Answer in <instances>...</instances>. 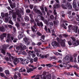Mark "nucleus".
I'll return each instance as SVG.
<instances>
[{
	"mask_svg": "<svg viewBox=\"0 0 79 79\" xmlns=\"http://www.w3.org/2000/svg\"><path fill=\"white\" fill-rule=\"evenodd\" d=\"M70 58L68 56H66L64 58V60L65 61H69V60Z\"/></svg>",
	"mask_w": 79,
	"mask_h": 79,
	"instance_id": "obj_25",
	"label": "nucleus"
},
{
	"mask_svg": "<svg viewBox=\"0 0 79 79\" xmlns=\"http://www.w3.org/2000/svg\"><path fill=\"white\" fill-rule=\"evenodd\" d=\"M78 29V27L77 26L73 27V28L72 30H73L74 32L75 33H77V29Z\"/></svg>",
	"mask_w": 79,
	"mask_h": 79,
	"instance_id": "obj_16",
	"label": "nucleus"
},
{
	"mask_svg": "<svg viewBox=\"0 0 79 79\" xmlns=\"http://www.w3.org/2000/svg\"><path fill=\"white\" fill-rule=\"evenodd\" d=\"M34 11H35V13H38L39 15L37 16V18L39 20H40L41 19V16H42V14L40 10L34 8L33 9Z\"/></svg>",
	"mask_w": 79,
	"mask_h": 79,
	"instance_id": "obj_5",
	"label": "nucleus"
},
{
	"mask_svg": "<svg viewBox=\"0 0 79 79\" xmlns=\"http://www.w3.org/2000/svg\"><path fill=\"white\" fill-rule=\"evenodd\" d=\"M50 18L51 19H53V18H54V16H53V15H51L50 16Z\"/></svg>",
	"mask_w": 79,
	"mask_h": 79,
	"instance_id": "obj_51",
	"label": "nucleus"
},
{
	"mask_svg": "<svg viewBox=\"0 0 79 79\" xmlns=\"http://www.w3.org/2000/svg\"><path fill=\"white\" fill-rule=\"evenodd\" d=\"M27 52L29 55H31V53H34V51H28Z\"/></svg>",
	"mask_w": 79,
	"mask_h": 79,
	"instance_id": "obj_32",
	"label": "nucleus"
},
{
	"mask_svg": "<svg viewBox=\"0 0 79 79\" xmlns=\"http://www.w3.org/2000/svg\"><path fill=\"white\" fill-rule=\"evenodd\" d=\"M15 74H16V75H18L19 76V79H21V74H20V73H19L18 72H17L15 73Z\"/></svg>",
	"mask_w": 79,
	"mask_h": 79,
	"instance_id": "obj_22",
	"label": "nucleus"
},
{
	"mask_svg": "<svg viewBox=\"0 0 79 79\" xmlns=\"http://www.w3.org/2000/svg\"><path fill=\"white\" fill-rule=\"evenodd\" d=\"M69 30H71V29H73V27L71 25H69L68 26Z\"/></svg>",
	"mask_w": 79,
	"mask_h": 79,
	"instance_id": "obj_40",
	"label": "nucleus"
},
{
	"mask_svg": "<svg viewBox=\"0 0 79 79\" xmlns=\"http://www.w3.org/2000/svg\"><path fill=\"white\" fill-rule=\"evenodd\" d=\"M49 26H50V27H52V26H53V22H50L49 23Z\"/></svg>",
	"mask_w": 79,
	"mask_h": 79,
	"instance_id": "obj_37",
	"label": "nucleus"
},
{
	"mask_svg": "<svg viewBox=\"0 0 79 79\" xmlns=\"http://www.w3.org/2000/svg\"><path fill=\"white\" fill-rule=\"evenodd\" d=\"M2 17L0 16V24H1V23H2Z\"/></svg>",
	"mask_w": 79,
	"mask_h": 79,
	"instance_id": "obj_53",
	"label": "nucleus"
},
{
	"mask_svg": "<svg viewBox=\"0 0 79 79\" xmlns=\"http://www.w3.org/2000/svg\"><path fill=\"white\" fill-rule=\"evenodd\" d=\"M31 21L32 23H33L34 24V26H33V27H31L32 31L33 32H35V29H37L36 28H37V25H36V23H35V21H34V19L33 18H31ZM33 27L34 28V29Z\"/></svg>",
	"mask_w": 79,
	"mask_h": 79,
	"instance_id": "obj_3",
	"label": "nucleus"
},
{
	"mask_svg": "<svg viewBox=\"0 0 79 79\" xmlns=\"http://www.w3.org/2000/svg\"><path fill=\"white\" fill-rule=\"evenodd\" d=\"M8 1L9 3V4H10V5L11 4H12V2H11V0H8Z\"/></svg>",
	"mask_w": 79,
	"mask_h": 79,
	"instance_id": "obj_61",
	"label": "nucleus"
},
{
	"mask_svg": "<svg viewBox=\"0 0 79 79\" xmlns=\"http://www.w3.org/2000/svg\"><path fill=\"white\" fill-rule=\"evenodd\" d=\"M68 8L69 10H71L72 9V5L70 4L68 6Z\"/></svg>",
	"mask_w": 79,
	"mask_h": 79,
	"instance_id": "obj_28",
	"label": "nucleus"
},
{
	"mask_svg": "<svg viewBox=\"0 0 79 79\" xmlns=\"http://www.w3.org/2000/svg\"><path fill=\"white\" fill-rule=\"evenodd\" d=\"M8 27H9V28H10V29H12V28H13V26L11 25H8Z\"/></svg>",
	"mask_w": 79,
	"mask_h": 79,
	"instance_id": "obj_54",
	"label": "nucleus"
},
{
	"mask_svg": "<svg viewBox=\"0 0 79 79\" xmlns=\"http://www.w3.org/2000/svg\"><path fill=\"white\" fill-rule=\"evenodd\" d=\"M0 76H1V77H3L5 76V75L3 74V73H0Z\"/></svg>",
	"mask_w": 79,
	"mask_h": 79,
	"instance_id": "obj_45",
	"label": "nucleus"
},
{
	"mask_svg": "<svg viewBox=\"0 0 79 79\" xmlns=\"http://www.w3.org/2000/svg\"><path fill=\"white\" fill-rule=\"evenodd\" d=\"M15 62H17L18 63V58H16L15 59Z\"/></svg>",
	"mask_w": 79,
	"mask_h": 79,
	"instance_id": "obj_56",
	"label": "nucleus"
},
{
	"mask_svg": "<svg viewBox=\"0 0 79 79\" xmlns=\"http://www.w3.org/2000/svg\"><path fill=\"white\" fill-rule=\"evenodd\" d=\"M18 37L19 38V40H20L21 39H22V38L23 37V35L22 34H20L18 35Z\"/></svg>",
	"mask_w": 79,
	"mask_h": 79,
	"instance_id": "obj_27",
	"label": "nucleus"
},
{
	"mask_svg": "<svg viewBox=\"0 0 79 79\" xmlns=\"http://www.w3.org/2000/svg\"><path fill=\"white\" fill-rule=\"evenodd\" d=\"M10 6L11 8H12V9H13V8H14V7H16V4H15V3H14L12 4H12H11L10 5Z\"/></svg>",
	"mask_w": 79,
	"mask_h": 79,
	"instance_id": "obj_23",
	"label": "nucleus"
},
{
	"mask_svg": "<svg viewBox=\"0 0 79 79\" xmlns=\"http://www.w3.org/2000/svg\"><path fill=\"white\" fill-rule=\"evenodd\" d=\"M61 26H62V27H64V29H66V26H65V25H64V24H62L61 25Z\"/></svg>",
	"mask_w": 79,
	"mask_h": 79,
	"instance_id": "obj_38",
	"label": "nucleus"
},
{
	"mask_svg": "<svg viewBox=\"0 0 79 79\" xmlns=\"http://www.w3.org/2000/svg\"><path fill=\"white\" fill-rule=\"evenodd\" d=\"M46 66L48 67H49V68H50V67H51V65L50 64H46Z\"/></svg>",
	"mask_w": 79,
	"mask_h": 79,
	"instance_id": "obj_50",
	"label": "nucleus"
},
{
	"mask_svg": "<svg viewBox=\"0 0 79 79\" xmlns=\"http://www.w3.org/2000/svg\"><path fill=\"white\" fill-rule=\"evenodd\" d=\"M26 46L22 44H20L19 46L16 48L17 50H24V49H26Z\"/></svg>",
	"mask_w": 79,
	"mask_h": 79,
	"instance_id": "obj_7",
	"label": "nucleus"
},
{
	"mask_svg": "<svg viewBox=\"0 0 79 79\" xmlns=\"http://www.w3.org/2000/svg\"><path fill=\"white\" fill-rule=\"evenodd\" d=\"M39 56L41 58H42V59H44V58H48V57L49 56V54H48L45 55H42L41 54H40L39 55Z\"/></svg>",
	"mask_w": 79,
	"mask_h": 79,
	"instance_id": "obj_11",
	"label": "nucleus"
},
{
	"mask_svg": "<svg viewBox=\"0 0 79 79\" xmlns=\"http://www.w3.org/2000/svg\"><path fill=\"white\" fill-rule=\"evenodd\" d=\"M30 10H29V9H27L26 10V12H27V13H30Z\"/></svg>",
	"mask_w": 79,
	"mask_h": 79,
	"instance_id": "obj_64",
	"label": "nucleus"
},
{
	"mask_svg": "<svg viewBox=\"0 0 79 79\" xmlns=\"http://www.w3.org/2000/svg\"><path fill=\"white\" fill-rule=\"evenodd\" d=\"M37 24L38 26H41V27H42L44 26V25H43V24L42 23V22H40V23H39V22H37Z\"/></svg>",
	"mask_w": 79,
	"mask_h": 79,
	"instance_id": "obj_19",
	"label": "nucleus"
},
{
	"mask_svg": "<svg viewBox=\"0 0 79 79\" xmlns=\"http://www.w3.org/2000/svg\"><path fill=\"white\" fill-rule=\"evenodd\" d=\"M71 38L72 39V40H73V42H75V40H76V39H75V38L73 37V36L71 37Z\"/></svg>",
	"mask_w": 79,
	"mask_h": 79,
	"instance_id": "obj_42",
	"label": "nucleus"
},
{
	"mask_svg": "<svg viewBox=\"0 0 79 79\" xmlns=\"http://www.w3.org/2000/svg\"><path fill=\"white\" fill-rule=\"evenodd\" d=\"M16 15H18V17H17V20L18 21H20L21 19H22L21 17V15L20 14V12H19V10H18L15 12V13H14L12 15L13 20L14 21H16Z\"/></svg>",
	"mask_w": 79,
	"mask_h": 79,
	"instance_id": "obj_1",
	"label": "nucleus"
},
{
	"mask_svg": "<svg viewBox=\"0 0 79 79\" xmlns=\"http://www.w3.org/2000/svg\"><path fill=\"white\" fill-rule=\"evenodd\" d=\"M6 37V33H3L0 36V38L1 40H3L4 37Z\"/></svg>",
	"mask_w": 79,
	"mask_h": 79,
	"instance_id": "obj_14",
	"label": "nucleus"
},
{
	"mask_svg": "<svg viewBox=\"0 0 79 79\" xmlns=\"http://www.w3.org/2000/svg\"><path fill=\"white\" fill-rule=\"evenodd\" d=\"M6 55L7 56H9V60L10 61H13V60H14V57L13 56H11V54H10L9 53L7 52Z\"/></svg>",
	"mask_w": 79,
	"mask_h": 79,
	"instance_id": "obj_8",
	"label": "nucleus"
},
{
	"mask_svg": "<svg viewBox=\"0 0 79 79\" xmlns=\"http://www.w3.org/2000/svg\"><path fill=\"white\" fill-rule=\"evenodd\" d=\"M73 7L74 8H76L77 7V4L75 2H73Z\"/></svg>",
	"mask_w": 79,
	"mask_h": 79,
	"instance_id": "obj_24",
	"label": "nucleus"
},
{
	"mask_svg": "<svg viewBox=\"0 0 79 79\" xmlns=\"http://www.w3.org/2000/svg\"><path fill=\"white\" fill-rule=\"evenodd\" d=\"M74 74L75 75V76H76V77H79V75H78V74H77V73H76V72H74Z\"/></svg>",
	"mask_w": 79,
	"mask_h": 79,
	"instance_id": "obj_48",
	"label": "nucleus"
},
{
	"mask_svg": "<svg viewBox=\"0 0 79 79\" xmlns=\"http://www.w3.org/2000/svg\"><path fill=\"white\" fill-rule=\"evenodd\" d=\"M63 67H66L67 66V65H66V64L65 63H64L63 64Z\"/></svg>",
	"mask_w": 79,
	"mask_h": 79,
	"instance_id": "obj_57",
	"label": "nucleus"
},
{
	"mask_svg": "<svg viewBox=\"0 0 79 79\" xmlns=\"http://www.w3.org/2000/svg\"><path fill=\"white\" fill-rule=\"evenodd\" d=\"M53 53L54 54V55H58V54H59V53L58 52H53Z\"/></svg>",
	"mask_w": 79,
	"mask_h": 79,
	"instance_id": "obj_52",
	"label": "nucleus"
},
{
	"mask_svg": "<svg viewBox=\"0 0 79 79\" xmlns=\"http://www.w3.org/2000/svg\"><path fill=\"white\" fill-rule=\"evenodd\" d=\"M23 62H24V64H26L29 62V61L28 60H24Z\"/></svg>",
	"mask_w": 79,
	"mask_h": 79,
	"instance_id": "obj_26",
	"label": "nucleus"
},
{
	"mask_svg": "<svg viewBox=\"0 0 79 79\" xmlns=\"http://www.w3.org/2000/svg\"><path fill=\"white\" fill-rule=\"evenodd\" d=\"M40 77H41L42 79H51V75L49 74L48 75L45 76L44 75H38L36 76V77L35 78V79H39Z\"/></svg>",
	"mask_w": 79,
	"mask_h": 79,
	"instance_id": "obj_2",
	"label": "nucleus"
},
{
	"mask_svg": "<svg viewBox=\"0 0 79 79\" xmlns=\"http://www.w3.org/2000/svg\"><path fill=\"white\" fill-rule=\"evenodd\" d=\"M5 60H6V61H9V58L8 57H6L5 58Z\"/></svg>",
	"mask_w": 79,
	"mask_h": 79,
	"instance_id": "obj_63",
	"label": "nucleus"
},
{
	"mask_svg": "<svg viewBox=\"0 0 79 79\" xmlns=\"http://www.w3.org/2000/svg\"><path fill=\"white\" fill-rule=\"evenodd\" d=\"M0 31L1 32H5V29L3 27H0Z\"/></svg>",
	"mask_w": 79,
	"mask_h": 79,
	"instance_id": "obj_20",
	"label": "nucleus"
},
{
	"mask_svg": "<svg viewBox=\"0 0 79 79\" xmlns=\"http://www.w3.org/2000/svg\"><path fill=\"white\" fill-rule=\"evenodd\" d=\"M9 23L11 24H12V25H13V23L12 21L11 20H10L9 21Z\"/></svg>",
	"mask_w": 79,
	"mask_h": 79,
	"instance_id": "obj_44",
	"label": "nucleus"
},
{
	"mask_svg": "<svg viewBox=\"0 0 79 79\" xmlns=\"http://www.w3.org/2000/svg\"><path fill=\"white\" fill-rule=\"evenodd\" d=\"M22 54L23 55H26L27 53L25 51H23L22 52Z\"/></svg>",
	"mask_w": 79,
	"mask_h": 79,
	"instance_id": "obj_55",
	"label": "nucleus"
},
{
	"mask_svg": "<svg viewBox=\"0 0 79 79\" xmlns=\"http://www.w3.org/2000/svg\"><path fill=\"white\" fill-rule=\"evenodd\" d=\"M5 73L6 74H10V72H9V71L8 70H6L5 71Z\"/></svg>",
	"mask_w": 79,
	"mask_h": 79,
	"instance_id": "obj_36",
	"label": "nucleus"
},
{
	"mask_svg": "<svg viewBox=\"0 0 79 79\" xmlns=\"http://www.w3.org/2000/svg\"><path fill=\"white\" fill-rule=\"evenodd\" d=\"M77 18L76 19V20L78 21H79V15H77Z\"/></svg>",
	"mask_w": 79,
	"mask_h": 79,
	"instance_id": "obj_39",
	"label": "nucleus"
},
{
	"mask_svg": "<svg viewBox=\"0 0 79 79\" xmlns=\"http://www.w3.org/2000/svg\"><path fill=\"white\" fill-rule=\"evenodd\" d=\"M54 24H55L56 25H58V24H59V21L58 20H56L54 22Z\"/></svg>",
	"mask_w": 79,
	"mask_h": 79,
	"instance_id": "obj_30",
	"label": "nucleus"
},
{
	"mask_svg": "<svg viewBox=\"0 0 79 79\" xmlns=\"http://www.w3.org/2000/svg\"><path fill=\"white\" fill-rule=\"evenodd\" d=\"M37 45L39 46V45H42V43H41L40 42H39L37 43Z\"/></svg>",
	"mask_w": 79,
	"mask_h": 79,
	"instance_id": "obj_62",
	"label": "nucleus"
},
{
	"mask_svg": "<svg viewBox=\"0 0 79 79\" xmlns=\"http://www.w3.org/2000/svg\"><path fill=\"white\" fill-rule=\"evenodd\" d=\"M29 7L30 9H32V8H33V7H34V6H33V5L31 4L29 6Z\"/></svg>",
	"mask_w": 79,
	"mask_h": 79,
	"instance_id": "obj_47",
	"label": "nucleus"
},
{
	"mask_svg": "<svg viewBox=\"0 0 79 79\" xmlns=\"http://www.w3.org/2000/svg\"><path fill=\"white\" fill-rule=\"evenodd\" d=\"M24 19L25 21H29V18L27 16H25L24 17Z\"/></svg>",
	"mask_w": 79,
	"mask_h": 79,
	"instance_id": "obj_31",
	"label": "nucleus"
},
{
	"mask_svg": "<svg viewBox=\"0 0 79 79\" xmlns=\"http://www.w3.org/2000/svg\"><path fill=\"white\" fill-rule=\"evenodd\" d=\"M4 47H3L2 49H1V52L2 53L4 54V55H5L6 54V52L4 50V49H5L6 48H7V46H6V45H4Z\"/></svg>",
	"mask_w": 79,
	"mask_h": 79,
	"instance_id": "obj_12",
	"label": "nucleus"
},
{
	"mask_svg": "<svg viewBox=\"0 0 79 79\" xmlns=\"http://www.w3.org/2000/svg\"><path fill=\"white\" fill-rule=\"evenodd\" d=\"M68 44L69 45H72V43H71V41H69L68 42Z\"/></svg>",
	"mask_w": 79,
	"mask_h": 79,
	"instance_id": "obj_59",
	"label": "nucleus"
},
{
	"mask_svg": "<svg viewBox=\"0 0 79 79\" xmlns=\"http://www.w3.org/2000/svg\"><path fill=\"white\" fill-rule=\"evenodd\" d=\"M5 20H4V22H5V23H7L8 22V18H5Z\"/></svg>",
	"mask_w": 79,
	"mask_h": 79,
	"instance_id": "obj_34",
	"label": "nucleus"
},
{
	"mask_svg": "<svg viewBox=\"0 0 79 79\" xmlns=\"http://www.w3.org/2000/svg\"><path fill=\"white\" fill-rule=\"evenodd\" d=\"M45 35H43L41 37V39H42L43 40H44L45 39Z\"/></svg>",
	"mask_w": 79,
	"mask_h": 79,
	"instance_id": "obj_43",
	"label": "nucleus"
},
{
	"mask_svg": "<svg viewBox=\"0 0 79 79\" xmlns=\"http://www.w3.org/2000/svg\"><path fill=\"white\" fill-rule=\"evenodd\" d=\"M69 18L70 19H72L73 18V16L71 15H69Z\"/></svg>",
	"mask_w": 79,
	"mask_h": 79,
	"instance_id": "obj_60",
	"label": "nucleus"
},
{
	"mask_svg": "<svg viewBox=\"0 0 79 79\" xmlns=\"http://www.w3.org/2000/svg\"><path fill=\"white\" fill-rule=\"evenodd\" d=\"M1 15L2 18H5V14H4V13L1 12Z\"/></svg>",
	"mask_w": 79,
	"mask_h": 79,
	"instance_id": "obj_33",
	"label": "nucleus"
},
{
	"mask_svg": "<svg viewBox=\"0 0 79 79\" xmlns=\"http://www.w3.org/2000/svg\"><path fill=\"white\" fill-rule=\"evenodd\" d=\"M51 44L53 47H58L59 46V44L56 41H54L52 42Z\"/></svg>",
	"mask_w": 79,
	"mask_h": 79,
	"instance_id": "obj_10",
	"label": "nucleus"
},
{
	"mask_svg": "<svg viewBox=\"0 0 79 79\" xmlns=\"http://www.w3.org/2000/svg\"><path fill=\"white\" fill-rule=\"evenodd\" d=\"M34 62H37V60H38V58L37 57H36L34 58Z\"/></svg>",
	"mask_w": 79,
	"mask_h": 79,
	"instance_id": "obj_35",
	"label": "nucleus"
},
{
	"mask_svg": "<svg viewBox=\"0 0 79 79\" xmlns=\"http://www.w3.org/2000/svg\"><path fill=\"white\" fill-rule=\"evenodd\" d=\"M63 23H65V25L66 26H68V23H68V21H67L64 20Z\"/></svg>",
	"mask_w": 79,
	"mask_h": 79,
	"instance_id": "obj_41",
	"label": "nucleus"
},
{
	"mask_svg": "<svg viewBox=\"0 0 79 79\" xmlns=\"http://www.w3.org/2000/svg\"><path fill=\"white\" fill-rule=\"evenodd\" d=\"M23 40L24 41H25L26 43H27V44H29V38L25 37L23 38Z\"/></svg>",
	"mask_w": 79,
	"mask_h": 79,
	"instance_id": "obj_17",
	"label": "nucleus"
},
{
	"mask_svg": "<svg viewBox=\"0 0 79 79\" xmlns=\"http://www.w3.org/2000/svg\"><path fill=\"white\" fill-rule=\"evenodd\" d=\"M7 38L9 39H11L12 40H13V42L15 43L17 42V38L15 36H11L10 34H8Z\"/></svg>",
	"mask_w": 79,
	"mask_h": 79,
	"instance_id": "obj_4",
	"label": "nucleus"
},
{
	"mask_svg": "<svg viewBox=\"0 0 79 79\" xmlns=\"http://www.w3.org/2000/svg\"><path fill=\"white\" fill-rule=\"evenodd\" d=\"M23 59L20 58H18V62H23Z\"/></svg>",
	"mask_w": 79,
	"mask_h": 79,
	"instance_id": "obj_29",
	"label": "nucleus"
},
{
	"mask_svg": "<svg viewBox=\"0 0 79 79\" xmlns=\"http://www.w3.org/2000/svg\"><path fill=\"white\" fill-rule=\"evenodd\" d=\"M17 75L16 74L14 76V79H18V76H17V75Z\"/></svg>",
	"mask_w": 79,
	"mask_h": 79,
	"instance_id": "obj_46",
	"label": "nucleus"
},
{
	"mask_svg": "<svg viewBox=\"0 0 79 79\" xmlns=\"http://www.w3.org/2000/svg\"><path fill=\"white\" fill-rule=\"evenodd\" d=\"M73 58L72 56L70 57V60H71V61H73Z\"/></svg>",
	"mask_w": 79,
	"mask_h": 79,
	"instance_id": "obj_58",
	"label": "nucleus"
},
{
	"mask_svg": "<svg viewBox=\"0 0 79 79\" xmlns=\"http://www.w3.org/2000/svg\"><path fill=\"white\" fill-rule=\"evenodd\" d=\"M61 45L62 47H65L66 46V45L65 44V42H66V40H62L61 41Z\"/></svg>",
	"mask_w": 79,
	"mask_h": 79,
	"instance_id": "obj_13",
	"label": "nucleus"
},
{
	"mask_svg": "<svg viewBox=\"0 0 79 79\" xmlns=\"http://www.w3.org/2000/svg\"><path fill=\"white\" fill-rule=\"evenodd\" d=\"M44 4H42L41 6H40V9H41V11H43L42 13H43V15H45V11H44Z\"/></svg>",
	"mask_w": 79,
	"mask_h": 79,
	"instance_id": "obj_9",
	"label": "nucleus"
},
{
	"mask_svg": "<svg viewBox=\"0 0 79 79\" xmlns=\"http://www.w3.org/2000/svg\"><path fill=\"white\" fill-rule=\"evenodd\" d=\"M19 71L20 73H25V72L26 71V69H24V67H22L19 69Z\"/></svg>",
	"mask_w": 79,
	"mask_h": 79,
	"instance_id": "obj_18",
	"label": "nucleus"
},
{
	"mask_svg": "<svg viewBox=\"0 0 79 79\" xmlns=\"http://www.w3.org/2000/svg\"><path fill=\"white\" fill-rule=\"evenodd\" d=\"M55 8H58L60 7V5L59 4H56L54 6Z\"/></svg>",
	"mask_w": 79,
	"mask_h": 79,
	"instance_id": "obj_21",
	"label": "nucleus"
},
{
	"mask_svg": "<svg viewBox=\"0 0 79 79\" xmlns=\"http://www.w3.org/2000/svg\"><path fill=\"white\" fill-rule=\"evenodd\" d=\"M28 66L30 67H31V68H32V69L30 68L28 69L27 71V73H31V71H33L35 69H37V67H36V66H34V65H31V64L28 65Z\"/></svg>",
	"mask_w": 79,
	"mask_h": 79,
	"instance_id": "obj_6",
	"label": "nucleus"
},
{
	"mask_svg": "<svg viewBox=\"0 0 79 79\" xmlns=\"http://www.w3.org/2000/svg\"><path fill=\"white\" fill-rule=\"evenodd\" d=\"M73 45L74 46H77L79 44V41L78 40H77L76 41L73 42Z\"/></svg>",
	"mask_w": 79,
	"mask_h": 79,
	"instance_id": "obj_15",
	"label": "nucleus"
},
{
	"mask_svg": "<svg viewBox=\"0 0 79 79\" xmlns=\"http://www.w3.org/2000/svg\"><path fill=\"white\" fill-rule=\"evenodd\" d=\"M37 34L38 35H39V36H40L42 35V34H40L39 32H38L37 33Z\"/></svg>",
	"mask_w": 79,
	"mask_h": 79,
	"instance_id": "obj_49",
	"label": "nucleus"
}]
</instances>
